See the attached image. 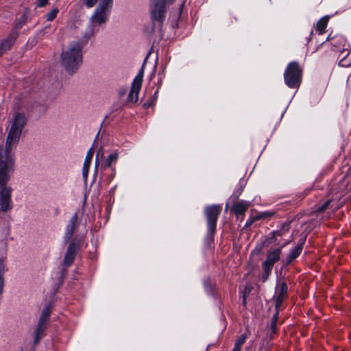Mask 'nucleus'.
<instances>
[{
    "label": "nucleus",
    "mask_w": 351,
    "mask_h": 351,
    "mask_svg": "<svg viewBox=\"0 0 351 351\" xmlns=\"http://www.w3.org/2000/svg\"><path fill=\"white\" fill-rule=\"evenodd\" d=\"M14 160L7 156H0V211L7 212L12 208V189L6 186L14 171Z\"/></svg>",
    "instance_id": "nucleus-1"
},
{
    "label": "nucleus",
    "mask_w": 351,
    "mask_h": 351,
    "mask_svg": "<svg viewBox=\"0 0 351 351\" xmlns=\"http://www.w3.org/2000/svg\"><path fill=\"white\" fill-rule=\"evenodd\" d=\"M8 136L5 147H0V156H7L14 160L12 149L15 147L24 129L27 118L25 114L19 111L15 112L8 121Z\"/></svg>",
    "instance_id": "nucleus-2"
},
{
    "label": "nucleus",
    "mask_w": 351,
    "mask_h": 351,
    "mask_svg": "<svg viewBox=\"0 0 351 351\" xmlns=\"http://www.w3.org/2000/svg\"><path fill=\"white\" fill-rule=\"evenodd\" d=\"M61 64L65 71L73 74L82 64V46L79 42H72L61 53Z\"/></svg>",
    "instance_id": "nucleus-3"
},
{
    "label": "nucleus",
    "mask_w": 351,
    "mask_h": 351,
    "mask_svg": "<svg viewBox=\"0 0 351 351\" xmlns=\"http://www.w3.org/2000/svg\"><path fill=\"white\" fill-rule=\"evenodd\" d=\"M112 6L113 0H105L101 4L97 5L91 16V22L99 25L106 23L109 19Z\"/></svg>",
    "instance_id": "nucleus-4"
},
{
    "label": "nucleus",
    "mask_w": 351,
    "mask_h": 351,
    "mask_svg": "<svg viewBox=\"0 0 351 351\" xmlns=\"http://www.w3.org/2000/svg\"><path fill=\"white\" fill-rule=\"evenodd\" d=\"M285 82L289 88H298L302 79V71L298 64L293 62L289 64L284 73Z\"/></svg>",
    "instance_id": "nucleus-5"
},
{
    "label": "nucleus",
    "mask_w": 351,
    "mask_h": 351,
    "mask_svg": "<svg viewBox=\"0 0 351 351\" xmlns=\"http://www.w3.org/2000/svg\"><path fill=\"white\" fill-rule=\"evenodd\" d=\"M221 210L219 205L208 206L205 209V214L207 218L208 232L210 235H213L216 229V223L218 215Z\"/></svg>",
    "instance_id": "nucleus-6"
},
{
    "label": "nucleus",
    "mask_w": 351,
    "mask_h": 351,
    "mask_svg": "<svg viewBox=\"0 0 351 351\" xmlns=\"http://www.w3.org/2000/svg\"><path fill=\"white\" fill-rule=\"evenodd\" d=\"M166 12L165 0H150V12L153 20L162 22Z\"/></svg>",
    "instance_id": "nucleus-7"
},
{
    "label": "nucleus",
    "mask_w": 351,
    "mask_h": 351,
    "mask_svg": "<svg viewBox=\"0 0 351 351\" xmlns=\"http://www.w3.org/2000/svg\"><path fill=\"white\" fill-rule=\"evenodd\" d=\"M281 248H276L269 252L266 260L263 263V268L267 275H269L274 265L279 261L280 257Z\"/></svg>",
    "instance_id": "nucleus-8"
},
{
    "label": "nucleus",
    "mask_w": 351,
    "mask_h": 351,
    "mask_svg": "<svg viewBox=\"0 0 351 351\" xmlns=\"http://www.w3.org/2000/svg\"><path fill=\"white\" fill-rule=\"evenodd\" d=\"M143 81V73L140 72L134 79L130 92L128 95V100L132 103L138 101V93L141 88Z\"/></svg>",
    "instance_id": "nucleus-9"
},
{
    "label": "nucleus",
    "mask_w": 351,
    "mask_h": 351,
    "mask_svg": "<svg viewBox=\"0 0 351 351\" xmlns=\"http://www.w3.org/2000/svg\"><path fill=\"white\" fill-rule=\"evenodd\" d=\"M16 38V33L12 32L6 39L0 44V56L10 49Z\"/></svg>",
    "instance_id": "nucleus-10"
},
{
    "label": "nucleus",
    "mask_w": 351,
    "mask_h": 351,
    "mask_svg": "<svg viewBox=\"0 0 351 351\" xmlns=\"http://www.w3.org/2000/svg\"><path fill=\"white\" fill-rule=\"evenodd\" d=\"M93 148L90 147L88 151L82 168V173L84 179H86L88 173L89 167L93 156Z\"/></svg>",
    "instance_id": "nucleus-11"
},
{
    "label": "nucleus",
    "mask_w": 351,
    "mask_h": 351,
    "mask_svg": "<svg viewBox=\"0 0 351 351\" xmlns=\"http://www.w3.org/2000/svg\"><path fill=\"white\" fill-rule=\"evenodd\" d=\"M75 251V246L73 244H70L64 258V263L65 265H69L73 262Z\"/></svg>",
    "instance_id": "nucleus-12"
},
{
    "label": "nucleus",
    "mask_w": 351,
    "mask_h": 351,
    "mask_svg": "<svg viewBox=\"0 0 351 351\" xmlns=\"http://www.w3.org/2000/svg\"><path fill=\"white\" fill-rule=\"evenodd\" d=\"M287 293V286L285 282L279 281L276 287L275 297L286 298Z\"/></svg>",
    "instance_id": "nucleus-13"
},
{
    "label": "nucleus",
    "mask_w": 351,
    "mask_h": 351,
    "mask_svg": "<svg viewBox=\"0 0 351 351\" xmlns=\"http://www.w3.org/2000/svg\"><path fill=\"white\" fill-rule=\"evenodd\" d=\"M250 206V203L245 201H240L234 204V211L237 215L243 214L247 208Z\"/></svg>",
    "instance_id": "nucleus-14"
},
{
    "label": "nucleus",
    "mask_w": 351,
    "mask_h": 351,
    "mask_svg": "<svg viewBox=\"0 0 351 351\" xmlns=\"http://www.w3.org/2000/svg\"><path fill=\"white\" fill-rule=\"evenodd\" d=\"M76 221H77V215L75 214L71 219L70 222L66 228L65 239L66 240H69L73 235Z\"/></svg>",
    "instance_id": "nucleus-15"
},
{
    "label": "nucleus",
    "mask_w": 351,
    "mask_h": 351,
    "mask_svg": "<svg viewBox=\"0 0 351 351\" xmlns=\"http://www.w3.org/2000/svg\"><path fill=\"white\" fill-rule=\"evenodd\" d=\"M45 329V325L38 324L37 328L34 332V343H37L39 340L42 338L44 331Z\"/></svg>",
    "instance_id": "nucleus-16"
},
{
    "label": "nucleus",
    "mask_w": 351,
    "mask_h": 351,
    "mask_svg": "<svg viewBox=\"0 0 351 351\" xmlns=\"http://www.w3.org/2000/svg\"><path fill=\"white\" fill-rule=\"evenodd\" d=\"M329 19L328 16H325L320 19L317 23V29L319 32V34H322L326 25L328 24V21Z\"/></svg>",
    "instance_id": "nucleus-17"
},
{
    "label": "nucleus",
    "mask_w": 351,
    "mask_h": 351,
    "mask_svg": "<svg viewBox=\"0 0 351 351\" xmlns=\"http://www.w3.org/2000/svg\"><path fill=\"white\" fill-rule=\"evenodd\" d=\"M302 250V245H297L295 247H294L293 250H291L290 254L288 256V262H291L295 258H296L301 253Z\"/></svg>",
    "instance_id": "nucleus-18"
},
{
    "label": "nucleus",
    "mask_w": 351,
    "mask_h": 351,
    "mask_svg": "<svg viewBox=\"0 0 351 351\" xmlns=\"http://www.w3.org/2000/svg\"><path fill=\"white\" fill-rule=\"evenodd\" d=\"M285 298H283V297H275L274 296V300H275V306H276V308L277 310V312L276 313L274 318H273V320H272V324H271V326L272 328H274V326H275V323H276V319H277V314H278V311L279 309V308L280 307L281 304H282V302L283 300H285Z\"/></svg>",
    "instance_id": "nucleus-19"
},
{
    "label": "nucleus",
    "mask_w": 351,
    "mask_h": 351,
    "mask_svg": "<svg viewBox=\"0 0 351 351\" xmlns=\"http://www.w3.org/2000/svg\"><path fill=\"white\" fill-rule=\"evenodd\" d=\"M50 313H51L50 308L49 306L46 307L43 311V312L41 313L38 323L45 325V324L49 317Z\"/></svg>",
    "instance_id": "nucleus-20"
},
{
    "label": "nucleus",
    "mask_w": 351,
    "mask_h": 351,
    "mask_svg": "<svg viewBox=\"0 0 351 351\" xmlns=\"http://www.w3.org/2000/svg\"><path fill=\"white\" fill-rule=\"evenodd\" d=\"M118 157L119 156L117 152H114L110 154L106 158V165L107 167H110L112 164H114L117 162Z\"/></svg>",
    "instance_id": "nucleus-21"
},
{
    "label": "nucleus",
    "mask_w": 351,
    "mask_h": 351,
    "mask_svg": "<svg viewBox=\"0 0 351 351\" xmlns=\"http://www.w3.org/2000/svg\"><path fill=\"white\" fill-rule=\"evenodd\" d=\"M5 271V265L3 262V259L0 258V294L2 292L3 287V274Z\"/></svg>",
    "instance_id": "nucleus-22"
},
{
    "label": "nucleus",
    "mask_w": 351,
    "mask_h": 351,
    "mask_svg": "<svg viewBox=\"0 0 351 351\" xmlns=\"http://www.w3.org/2000/svg\"><path fill=\"white\" fill-rule=\"evenodd\" d=\"M84 3L88 8H92L94 5L101 4L105 0H82Z\"/></svg>",
    "instance_id": "nucleus-23"
},
{
    "label": "nucleus",
    "mask_w": 351,
    "mask_h": 351,
    "mask_svg": "<svg viewBox=\"0 0 351 351\" xmlns=\"http://www.w3.org/2000/svg\"><path fill=\"white\" fill-rule=\"evenodd\" d=\"M58 12V10L57 8H53L47 14V21H53L57 16Z\"/></svg>",
    "instance_id": "nucleus-24"
},
{
    "label": "nucleus",
    "mask_w": 351,
    "mask_h": 351,
    "mask_svg": "<svg viewBox=\"0 0 351 351\" xmlns=\"http://www.w3.org/2000/svg\"><path fill=\"white\" fill-rule=\"evenodd\" d=\"M245 339H246L245 335H243L240 336L237 339L234 347L241 349L243 344L245 343Z\"/></svg>",
    "instance_id": "nucleus-25"
},
{
    "label": "nucleus",
    "mask_w": 351,
    "mask_h": 351,
    "mask_svg": "<svg viewBox=\"0 0 351 351\" xmlns=\"http://www.w3.org/2000/svg\"><path fill=\"white\" fill-rule=\"evenodd\" d=\"M330 204V202L329 201H327L326 202L324 203V204L319 207H318L316 210L317 212H322L324 211L325 209L327 208V207L328 206V204Z\"/></svg>",
    "instance_id": "nucleus-26"
},
{
    "label": "nucleus",
    "mask_w": 351,
    "mask_h": 351,
    "mask_svg": "<svg viewBox=\"0 0 351 351\" xmlns=\"http://www.w3.org/2000/svg\"><path fill=\"white\" fill-rule=\"evenodd\" d=\"M49 0H38V6L44 7L48 3Z\"/></svg>",
    "instance_id": "nucleus-27"
},
{
    "label": "nucleus",
    "mask_w": 351,
    "mask_h": 351,
    "mask_svg": "<svg viewBox=\"0 0 351 351\" xmlns=\"http://www.w3.org/2000/svg\"><path fill=\"white\" fill-rule=\"evenodd\" d=\"M26 19H27V16L25 14H23L21 19H20V23H25V21H26ZM22 24H19V25H16V28H19Z\"/></svg>",
    "instance_id": "nucleus-28"
},
{
    "label": "nucleus",
    "mask_w": 351,
    "mask_h": 351,
    "mask_svg": "<svg viewBox=\"0 0 351 351\" xmlns=\"http://www.w3.org/2000/svg\"><path fill=\"white\" fill-rule=\"evenodd\" d=\"M265 215H266V213H263V214H261V215H256V216L253 217V221L258 220V219L265 217Z\"/></svg>",
    "instance_id": "nucleus-29"
},
{
    "label": "nucleus",
    "mask_w": 351,
    "mask_h": 351,
    "mask_svg": "<svg viewBox=\"0 0 351 351\" xmlns=\"http://www.w3.org/2000/svg\"><path fill=\"white\" fill-rule=\"evenodd\" d=\"M99 154V152H97V156H96V160H95V169H97L99 165V161H98Z\"/></svg>",
    "instance_id": "nucleus-30"
},
{
    "label": "nucleus",
    "mask_w": 351,
    "mask_h": 351,
    "mask_svg": "<svg viewBox=\"0 0 351 351\" xmlns=\"http://www.w3.org/2000/svg\"><path fill=\"white\" fill-rule=\"evenodd\" d=\"M152 105V103H145V104H144L143 106L145 108H148L151 107Z\"/></svg>",
    "instance_id": "nucleus-31"
},
{
    "label": "nucleus",
    "mask_w": 351,
    "mask_h": 351,
    "mask_svg": "<svg viewBox=\"0 0 351 351\" xmlns=\"http://www.w3.org/2000/svg\"><path fill=\"white\" fill-rule=\"evenodd\" d=\"M268 276H269V275H267V274L264 271V274L263 276V280L265 281L267 280V278H268Z\"/></svg>",
    "instance_id": "nucleus-32"
},
{
    "label": "nucleus",
    "mask_w": 351,
    "mask_h": 351,
    "mask_svg": "<svg viewBox=\"0 0 351 351\" xmlns=\"http://www.w3.org/2000/svg\"><path fill=\"white\" fill-rule=\"evenodd\" d=\"M233 351H241V349L234 347Z\"/></svg>",
    "instance_id": "nucleus-33"
},
{
    "label": "nucleus",
    "mask_w": 351,
    "mask_h": 351,
    "mask_svg": "<svg viewBox=\"0 0 351 351\" xmlns=\"http://www.w3.org/2000/svg\"><path fill=\"white\" fill-rule=\"evenodd\" d=\"M246 292L249 293V292H250V290L249 289L246 288V289H245V293H246Z\"/></svg>",
    "instance_id": "nucleus-34"
},
{
    "label": "nucleus",
    "mask_w": 351,
    "mask_h": 351,
    "mask_svg": "<svg viewBox=\"0 0 351 351\" xmlns=\"http://www.w3.org/2000/svg\"><path fill=\"white\" fill-rule=\"evenodd\" d=\"M349 53H350V51L347 50V51H346V56H347V55H348V54H349Z\"/></svg>",
    "instance_id": "nucleus-35"
},
{
    "label": "nucleus",
    "mask_w": 351,
    "mask_h": 351,
    "mask_svg": "<svg viewBox=\"0 0 351 351\" xmlns=\"http://www.w3.org/2000/svg\"><path fill=\"white\" fill-rule=\"evenodd\" d=\"M93 34V32L92 30L91 32H90V35L92 36Z\"/></svg>",
    "instance_id": "nucleus-36"
}]
</instances>
